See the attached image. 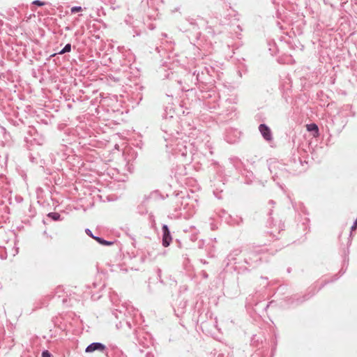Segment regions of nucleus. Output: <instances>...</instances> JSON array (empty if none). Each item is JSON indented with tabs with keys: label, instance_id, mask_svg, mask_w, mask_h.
<instances>
[{
	"label": "nucleus",
	"instance_id": "f257e3e1",
	"mask_svg": "<svg viewBox=\"0 0 357 357\" xmlns=\"http://www.w3.org/2000/svg\"><path fill=\"white\" fill-rule=\"evenodd\" d=\"M133 61V54L123 46H119L113 51V71L119 74L113 75V114L116 116L128 112L134 86L137 89V79L131 80L128 71Z\"/></svg>",
	"mask_w": 357,
	"mask_h": 357
},
{
	"label": "nucleus",
	"instance_id": "f03ea898",
	"mask_svg": "<svg viewBox=\"0 0 357 357\" xmlns=\"http://www.w3.org/2000/svg\"><path fill=\"white\" fill-rule=\"evenodd\" d=\"M177 127L178 121L172 115H170L169 117L166 116L163 118L161 128L167 135V136L163 137L166 142H170L169 144H166V146H172V153L179 161L184 163L178 166L175 172V176L181 178L182 176L186 174L185 165H189L192 161L196 160L198 157V153L194 142L176 138V135H178V132L176 130Z\"/></svg>",
	"mask_w": 357,
	"mask_h": 357
},
{
	"label": "nucleus",
	"instance_id": "7ed1b4c3",
	"mask_svg": "<svg viewBox=\"0 0 357 357\" xmlns=\"http://www.w3.org/2000/svg\"><path fill=\"white\" fill-rule=\"evenodd\" d=\"M124 142L121 145L115 143L114 148L117 150L116 153L113 152V156L116 158V167H113V191L117 190V194H113V202L118 199L123 195L126 188L125 182L128 180V174L132 173V165L130 163V160L126 157L128 149L124 146Z\"/></svg>",
	"mask_w": 357,
	"mask_h": 357
},
{
	"label": "nucleus",
	"instance_id": "20e7f679",
	"mask_svg": "<svg viewBox=\"0 0 357 357\" xmlns=\"http://www.w3.org/2000/svg\"><path fill=\"white\" fill-rule=\"evenodd\" d=\"M351 244V239H348L347 245L346 248H344L342 250V267L340 270L337 274H335L333 276V278L330 280L324 281L318 288L314 285L311 287L303 295L300 294H294L290 296H287L284 299V302L288 306H297L299 305L304 302L308 301L312 296H314L317 292H319L326 284L335 282L337 280L347 271V266L349 265V246Z\"/></svg>",
	"mask_w": 357,
	"mask_h": 357
},
{
	"label": "nucleus",
	"instance_id": "39448f33",
	"mask_svg": "<svg viewBox=\"0 0 357 357\" xmlns=\"http://www.w3.org/2000/svg\"><path fill=\"white\" fill-rule=\"evenodd\" d=\"M163 76L169 79V85L175 91L195 93L194 86L197 85V84L194 71H188L183 68H179L177 70L168 69Z\"/></svg>",
	"mask_w": 357,
	"mask_h": 357
},
{
	"label": "nucleus",
	"instance_id": "423d86ee",
	"mask_svg": "<svg viewBox=\"0 0 357 357\" xmlns=\"http://www.w3.org/2000/svg\"><path fill=\"white\" fill-rule=\"evenodd\" d=\"M138 315V310L132 307L124 305L113 308V323L117 329L122 328L125 335H128L135 326V321Z\"/></svg>",
	"mask_w": 357,
	"mask_h": 357
},
{
	"label": "nucleus",
	"instance_id": "0eeeda50",
	"mask_svg": "<svg viewBox=\"0 0 357 357\" xmlns=\"http://www.w3.org/2000/svg\"><path fill=\"white\" fill-rule=\"evenodd\" d=\"M199 86H213L217 70L211 65L199 66L194 70Z\"/></svg>",
	"mask_w": 357,
	"mask_h": 357
},
{
	"label": "nucleus",
	"instance_id": "6e6552de",
	"mask_svg": "<svg viewBox=\"0 0 357 357\" xmlns=\"http://www.w3.org/2000/svg\"><path fill=\"white\" fill-rule=\"evenodd\" d=\"M213 86H199V94L197 97L199 100L204 101L205 108L213 112L215 109L219 107V94L213 89Z\"/></svg>",
	"mask_w": 357,
	"mask_h": 357
},
{
	"label": "nucleus",
	"instance_id": "1a4fd4ad",
	"mask_svg": "<svg viewBox=\"0 0 357 357\" xmlns=\"http://www.w3.org/2000/svg\"><path fill=\"white\" fill-rule=\"evenodd\" d=\"M189 199L187 190L180 191L176 195L174 212L172 214L173 218L187 219L191 215V213L188 211Z\"/></svg>",
	"mask_w": 357,
	"mask_h": 357
},
{
	"label": "nucleus",
	"instance_id": "9d476101",
	"mask_svg": "<svg viewBox=\"0 0 357 357\" xmlns=\"http://www.w3.org/2000/svg\"><path fill=\"white\" fill-rule=\"evenodd\" d=\"M242 252L241 249L235 248L232 250L224 260L226 268L228 271H237L238 273L248 271L247 266H243V260L239 259V256Z\"/></svg>",
	"mask_w": 357,
	"mask_h": 357
},
{
	"label": "nucleus",
	"instance_id": "9b49d317",
	"mask_svg": "<svg viewBox=\"0 0 357 357\" xmlns=\"http://www.w3.org/2000/svg\"><path fill=\"white\" fill-rule=\"evenodd\" d=\"M268 169L273 174V178L275 181L280 177H285L288 175L286 165L278 161H271L268 163Z\"/></svg>",
	"mask_w": 357,
	"mask_h": 357
},
{
	"label": "nucleus",
	"instance_id": "f8f14e48",
	"mask_svg": "<svg viewBox=\"0 0 357 357\" xmlns=\"http://www.w3.org/2000/svg\"><path fill=\"white\" fill-rule=\"evenodd\" d=\"M263 252V249L251 251L248 256L244 257L243 263L248 266V271L250 270L249 268H254L258 265V263L261 261L259 255Z\"/></svg>",
	"mask_w": 357,
	"mask_h": 357
},
{
	"label": "nucleus",
	"instance_id": "ddd939ff",
	"mask_svg": "<svg viewBox=\"0 0 357 357\" xmlns=\"http://www.w3.org/2000/svg\"><path fill=\"white\" fill-rule=\"evenodd\" d=\"M186 23L190 26L188 29H185L184 31H188L192 30L193 31V35L192 36H188L189 40L191 44L195 45V43L199 40L201 32L199 31V27L196 20L192 18H189L186 20Z\"/></svg>",
	"mask_w": 357,
	"mask_h": 357
},
{
	"label": "nucleus",
	"instance_id": "4468645a",
	"mask_svg": "<svg viewBox=\"0 0 357 357\" xmlns=\"http://www.w3.org/2000/svg\"><path fill=\"white\" fill-rule=\"evenodd\" d=\"M218 215L222 219L228 224L230 225H239L243 222V218L241 217H236L233 218L231 215H229L225 210L222 209L220 211Z\"/></svg>",
	"mask_w": 357,
	"mask_h": 357
},
{
	"label": "nucleus",
	"instance_id": "2eb2a0df",
	"mask_svg": "<svg viewBox=\"0 0 357 357\" xmlns=\"http://www.w3.org/2000/svg\"><path fill=\"white\" fill-rule=\"evenodd\" d=\"M96 351L105 353L107 357H109L106 346L101 342H92L90 344H89L85 349L86 353H92Z\"/></svg>",
	"mask_w": 357,
	"mask_h": 357
},
{
	"label": "nucleus",
	"instance_id": "dca6fc26",
	"mask_svg": "<svg viewBox=\"0 0 357 357\" xmlns=\"http://www.w3.org/2000/svg\"><path fill=\"white\" fill-rule=\"evenodd\" d=\"M239 135L240 132L237 130L230 128L227 130L225 139L229 144H234L238 140Z\"/></svg>",
	"mask_w": 357,
	"mask_h": 357
},
{
	"label": "nucleus",
	"instance_id": "f3484780",
	"mask_svg": "<svg viewBox=\"0 0 357 357\" xmlns=\"http://www.w3.org/2000/svg\"><path fill=\"white\" fill-rule=\"evenodd\" d=\"M162 243L164 247H167L170 245L172 241V236L169 227L167 225H163L162 227Z\"/></svg>",
	"mask_w": 357,
	"mask_h": 357
},
{
	"label": "nucleus",
	"instance_id": "a211bd4d",
	"mask_svg": "<svg viewBox=\"0 0 357 357\" xmlns=\"http://www.w3.org/2000/svg\"><path fill=\"white\" fill-rule=\"evenodd\" d=\"M259 130L263 138L267 141L271 142L273 139V135L270 128L265 123H261L259 126Z\"/></svg>",
	"mask_w": 357,
	"mask_h": 357
},
{
	"label": "nucleus",
	"instance_id": "6ab92c4d",
	"mask_svg": "<svg viewBox=\"0 0 357 357\" xmlns=\"http://www.w3.org/2000/svg\"><path fill=\"white\" fill-rule=\"evenodd\" d=\"M124 22L127 25H129L133 28V31L135 33V35H134L133 36H140V34H141L140 31L137 29V28L138 27V25L137 24L141 23L139 21L134 20L133 17L132 16L127 15V17L124 20Z\"/></svg>",
	"mask_w": 357,
	"mask_h": 357
},
{
	"label": "nucleus",
	"instance_id": "aec40b11",
	"mask_svg": "<svg viewBox=\"0 0 357 357\" xmlns=\"http://www.w3.org/2000/svg\"><path fill=\"white\" fill-rule=\"evenodd\" d=\"M229 163L236 169H240L242 165L241 160L236 157L230 158Z\"/></svg>",
	"mask_w": 357,
	"mask_h": 357
},
{
	"label": "nucleus",
	"instance_id": "412c9836",
	"mask_svg": "<svg viewBox=\"0 0 357 357\" xmlns=\"http://www.w3.org/2000/svg\"><path fill=\"white\" fill-rule=\"evenodd\" d=\"M149 199L150 197H145L142 204L138 206L137 210L139 213L144 215L148 213V209L146 208V204Z\"/></svg>",
	"mask_w": 357,
	"mask_h": 357
},
{
	"label": "nucleus",
	"instance_id": "4be33fe9",
	"mask_svg": "<svg viewBox=\"0 0 357 357\" xmlns=\"http://www.w3.org/2000/svg\"><path fill=\"white\" fill-rule=\"evenodd\" d=\"M307 130L310 132H312L314 136L319 135V127L316 123H310L307 125Z\"/></svg>",
	"mask_w": 357,
	"mask_h": 357
},
{
	"label": "nucleus",
	"instance_id": "5701e85b",
	"mask_svg": "<svg viewBox=\"0 0 357 357\" xmlns=\"http://www.w3.org/2000/svg\"><path fill=\"white\" fill-rule=\"evenodd\" d=\"M29 159L31 162L33 164H42V160L40 158V155L37 153L36 155H33L32 153H30L29 155Z\"/></svg>",
	"mask_w": 357,
	"mask_h": 357
},
{
	"label": "nucleus",
	"instance_id": "b1692460",
	"mask_svg": "<svg viewBox=\"0 0 357 357\" xmlns=\"http://www.w3.org/2000/svg\"><path fill=\"white\" fill-rule=\"evenodd\" d=\"M47 216L53 221H59L62 220L61 215L56 212H50L47 213Z\"/></svg>",
	"mask_w": 357,
	"mask_h": 357
},
{
	"label": "nucleus",
	"instance_id": "393cba45",
	"mask_svg": "<svg viewBox=\"0 0 357 357\" xmlns=\"http://www.w3.org/2000/svg\"><path fill=\"white\" fill-rule=\"evenodd\" d=\"M95 240L102 245L110 246L112 245V241L105 240L102 237L96 236Z\"/></svg>",
	"mask_w": 357,
	"mask_h": 357
},
{
	"label": "nucleus",
	"instance_id": "a878e982",
	"mask_svg": "<svg viewBox=\"0 0 357 357\" xmlns=\"http://www.w3.org/2000/svg\"><path fill=\"white\" fill-rule=\"evenodd\" d=\"M32 5L41 7V6H51L52 4L47 1H43L40 0H34L32 1Z\"/></svg>",
	"mask_w": 357,
	"mask_h": 357
},
{
	"label": "nucleus",
	"instance_id": "bb28decb",
	"mask_svg": "<svg viewBox=\"0 0 357 357\" xmlns=\"http://www.w3.org/2000/svg\"><path fill=\"white\" fill-rule=\"evenodd\" d=\"M71 48H72L71 44L68 43L58 52V54H63L70 52L71 51Z\"/></svg>",
	"mask_w": 357,
	"mask_h": 357
},
{
	"label": "nucleus",
	"instance_id": "cd10ccee",
	"mask_svg": "<svg viewBox=\"0 0 357 357\" xmlns=\"http://www.w3.org/2000/svg\"><path fill=\"white\" fill-rule=\"evenodd\" d=\"M113 357H126V356L123 354L121 350L114 348L113 346Z\"/></svg>",
	"mask_w": 357,
	"mask_h": 357
},
{
	"label": "nucleus",
	"instance_id": "c85d7f7f",
	"mask_svg": "<svg viewBox=\"0 0 357 357\" xmlns=\"http://www.w3.org/2000/svg\"><path fill=\"white\" fill-rule=\"evenodd\" d=\"M82 10V8L79 6H73L70 9V13L72 14H75V13H77L78 12H80Z\"/></svg>",
	"mask_w": 357,
	"mask_h": 357
},
{
	"label": "nucleus",
	"instance_id": "c756f323",
	"mask_svg": "<svg viewBox=\"0 0 357 357\" xmlns=\"http://www.w3.org/2000/svg\"><path fill=\"white\" fill-rule=\"evenodd\" d=\"M156 273H157L159 282L160 283L163 284L164 282H163V280L162 279V270L160 268H158L157 270H156Z\"/></svg>",
	"mask_w": 357,
	"mask_h": 357
},
{
	"label": "nucleus",
	"instance_id": "7c9ffc66",
	"mask_svg": "<svg viewBox=\"0 0 357 357\" xmlns=\"http://www.w3.org/2000/svg\"><path fill=\"white\" fill-rule=\"evenodd\" d=\"M209 221H210V227H211V230H215L218 229V226L214 222L213 218H210L209 219Z\"/></svg>",
	"mask_w": 357,
	"mask_h": 357
},
{
	"label": "nucleus",
	"instance_id": "2f4dec72",
	"mask_svg": "<svg viewBox=\"0 0 357 357\" xmlns=\"http://www.w3.org/2000/svg\"><path fill=\"white\" fill-rule=\"evenodd\" d=\"M112 244H113V248L115 247V248H116L117 250H119V251L120 252H121V247L120 242L115 240V241H113Z\"/></svg>",
	"mask_w": 357,
	"mask_h": 357
},
{
	"label": "nucleus",
	"instance_id": "473e14b6",
	"mask_svg": "<svg viewBox=\"0 0 357 357\" xmlns=\"http://www.w3.org/2000/svg\"><path fill=\"white\" fill-rule=\"evenodd\" d=\"M236 111V107L234 106H231L229 109L226 110V115L229 116L231 115Z\"/></svg>",
	"mask_w": 357,
	"mask_h": 357
},
{
	"label": "nucleus",
	"instance_id": "72a5a7b5",
	"mask_svg": "<svg viewBox=\"0 0 357 357\" xmlns=\"http://www.w3.org/2000/svg\"><path fill=\"white\" fill-rule=\"evenodd\" d=\"M85 233L86 235H88L89 236H90L91 238H92L93 239L95 240V238L96 236H94L92 231L90 229H85Z\"/></svg>",
	"mask_w": 357,
	"mask_h": 357
},
{
	"label": "nucleus",
	"instance_id": "f704fd0d",
	"mask_svg": "<svg viewBox=\"0 0 357 357\" xmlns=\"http://www.w3.org/2000/svg\"><path fill=\"white\" fill-rule=\"evenodd\" d=\"M123 266H124V264H121V263H118L116 264V268H118L119 271L126 272L128 271V269L126 268H123Z\"/></svg>",
	"mask_w": 357,
	"mask_h": 357
},
{
	"label": "nucleus",
	"instance_id": "c9c22d12",
	"mask_svg": "<svg viewBox=\"0 0 357 357\" xmlns=\"http://www.w3.org/2000/svg\"><path fill=\"white\" fill-rule=\"evenodd\" d=\"M52 354L48 350H43L41 354V357H52Z\"/></svg>",
	"mask_w": 357,
	"mask_h": 357
},
{
	"label": "nucleus",
	"instance_id": "e433bc0d",
	"mask_svg": "<svg viewBox=\"0 0 357 357\" xmlns=\"http://www.w3.org/2000/svg\"><path fill=\"white\" fill-rule=\"evenodd\" d=\"M345 109L347 110V109H349L350 111V116H355V112L352 111V106L351 105H347L345 106Z\"/></svg>",
	"mask_w": 357,
	"mask_h": 357
},
{
	"label": "nucleus",
	"instance_id": "4c0bfd02",
	"mask_svg": "<svg viewBox=\"0 0 357 357\" xmlns=\"http://www.w3.org/2000/svg\"><path fill=\"white\" fill-rule=\"evenodd\" d=\"M201 275L204 279H207L208 278V275L205 271H202Z\"/></svg>",
	"mask_w": 357,
	"mask_h": 357
},
{
	"label": "nucleus",
	"instance_id": "58836bf2",
	"mask_svg": "<svg viewBox=\"0 0 357 357\" xmlns=\"http://www.w3.org/2000/svg\"><path fill=\"white\" fill-rule=\"evenodd\" d=\"M215 190H220V192H222V191H223V190H222L221 188H218V187H217V188H215V190H213V193H214V195H215L218 199H220L221 197L217 195Z\"/></svg>",
	"mask_w": 357,
	"mask_h": 357
},
{
	"label": "nucleus",
	"instance_id": "ea45409f",
	"mask_svg": "<svg viewBox=\"0 0 357 357\" xmlns=\"http://www.w3.org/2000/svg\"><path fill=\"white\" fill-rule=\"evenodd\" d=\"M272 212H273V210L271 209L268 212V215L271 216L272 215ZM268 223L269 224H272L273 223V220H272V218L270 217L269 219H268Z\"/></svg>",
	"mask_w": 357,
	"mask_h": 357
},
{
	"label": "nucleus",
	"instance_id": "a19ab883",
	"mask_svg": "<svg viewBox=\"0 0 357 357\" xmlns=\"http://www.w3.org/2000/svg\"><path fill=\"white\" fill-rule=\"evenodd\" d=\"M145 357H154V354L151 351H147L145 354Z\"/></svg>",
	"mask_w": 357,
	"mask_h": 357
},
{
	"label": "nucleus",
	"instance_id": "79ce46f5",
	"mask_svg": "<svg viewBox=\"0 0 357 357\" xmlns=\"http://www.w3.org/2000/svg\"><path fill=\"white\" fill-rule=\"evenodd\" d=\"M137 341H138L139 344H142L144 347H146L148 346V342L147 343L142 342L141 340L138 337H137Z\"/></svg>",
	"mask_w": 357,
	"mask_h": 357
},
{
	"label": "nucleus",
	"instance_id": "37998d69",
	"mask_svg": "<svg viewBox=\"0 0 357 357\" xmlns=\"http://www.w3.org/2000/svg\"><path fill=\"white\" fill-rule=\"evenodd\" d=\"M114 137H118V138L121 139V135H120V133H119V132H116V133L113 134V139H114Z\"/></svg>",
	"mask_w": 357,
	"mask_h": 357
},
{
	"label": "nucleus",
	"instance_id": "c03bdc74",
	"mask_svg": "<svg viewBox=\"0 0 357 357\" xmlns=\"http://www.w3.org/2000/svg\"><path fill=\"white\" fill-rule=\"evenodd\" d=\"M149 28L151 30H153L155 29V26L153 24H149Z\"/></svg>",
	"mask_w": 357,
	"mask_h": 357
},
{
	"label": "nucleus",
	"instance_id": "a18cd8bd",
	"mask_svg": "<svg viewBox=\"0 0 357 357\" xmlns=\"http://www.w3.org/2000/svg\"><path fill=\"white\" fill-rule=\"evenodd\" d=\"M127 257L129 259H132V257L130 255V254L128 252L127 253ZM123 258H126V256L125 255H123Z\"/></svg>",
	"mask_w": 357,
	"mask_h": 357
},
{
	"label": "nucleus",
	"instance_id": "49530a36",
	"mask_svg": "<svg viewBox=\"0 0 357 357\" xmlns=\"http://www.w3.org/2000/svg\"><path fill=\"white\" fill-rule=\"evenodd\" d=\"M200 262L202 263L203 264H208V262L205 259H200Z\"/></svg>",
	"mask_w": 357,
	"mask_h": 357
},
{
	"label": "nucleus",
	"instance_id": "de8ad7c7",
	"mask_svg": "<svg viewBox=\"0 0 357 357\" xmlns=\"http://www.w3.org/2000/svg\"><path fill=\"white\" fill-rule=\"evenodd\" d=\"M272 303V302H269L268 303H267L266 305V306L264 307V309L265 310H267V308L270 306V305Z\"/></svg>",
	"mask_w": 357,
	"mask_h": 357
},
{
	"label": "nucleus",
	"instance_id": "09e8293b",
	"mask_svg": "<svg viewBox=\"0 0 357 357\" xmlns=\"http://www.w3.org/2000/svg\"><path fill=\"white\" fill-rule=\"evenodd\" d=\"M269 51H271V54L273 55V54L275 53V52L274 50H272L271 48H269Z\"/></svg>",
	"mask_w": 357,
	"mask_h": 357
},
{
	"label": "nucleus",
	"instance_id": "8fccbe9b",
	"mask_svg": "<svg viewBox=\"0 0 357 357\" xmlns=\"http://www.w3.org/2000/svg\"><path fill=\"white\" fill-rule=\"evenodd\" d=\"M268 203L270 204H271V205H274L275 204V202L273 200H270Z\"/></svg>",
	"mask_w": 357,
	"mask_h": 357
},
{
	"label": "nucleus",
	"instance_id": "3c124183",
	"mask_svg": "<svg viewBox=\"0 0 357 357\" xmlns=\"http://www.w3.org/2000/svg\"><path fill=\"white\" fill-rule=\"evenodd\" d=\"M121 254L119 255H117L116 258V261H117L119 259H121Z\"/></svg>",
	"mask_w": 357,
	"mask_h": 357
},
{
	"label": "nucleus",
	"instance_id": "603ef678",
	"mask_svg": "<svg viewBox=\"0 0 357 357\" xmlns=\"http://www.w3.org/2000/svg\"><path fill=\"white\" fill-rule=\"evenodd\" d=\"M119 122L116 121V120H113V124H119Z\"/></svg>",
	"mask_w": 357,
	"mask_h": 357
},
{
	"label": "nucleus",
	"instance_id": "864d4df0",
	"mask_svg": "<svg viewBox=\"0 0 357 357\" xmlns=\"http://www.w3.org/2000/svg\"><path fill=\"white\" fill-rule=\"evenodd\" d=\"M222 181H223L222 185H225V181H226V178H224Z\"/></svg>",
	"mask_w": 357,
	"mask_h": 357
},
{
	"label": "nucleus",
	"instance_id": "5fc2aeb1",
	"mask_svg": "<svg viewBox=\"0 0 357 357\" xmlns=\"http://www.w3.org/2000/svg\"><path fill=\"white\" fill-rule=\"evenodd\" d=\"M291 268H287V272H288V273H290V272H291Z\"/></svg>",
	"mask_w": 357,
	"mask_h": 357
},
{
	"label": "nucleus",
	"instance_id": "6e6d98bb",
	"mask_svg": "<svg viewBox=\"0 0 357 357\" xmlns=\"http://www.w3.org/2000/svg\"><path fill=\"white\" fill-rule=\"evenodd\" d=\"M167 97H173V94H170V95L169 94H167Z\"/></svg>",
	"mask_w": 357,
	"mask_h": 357
},
{
	"label": "nucleus",
	"instance_id": "4d7b16f0",
	"mask_svg": "<svg viewBox=\"0 0 357 357\" xmlns=\"http://www.w3.org/2000/svg\"><path fill=\"white\" fill-rule=\"evenodd\" d=\"M133 331H134V333H135V335H137V334H136V333H137V330H136L135 328H134V329H133Z\"/></svg>",
	"mask_w": 357,
	"mask_h": 357
},
{
	"label": "nucleus",
	"instance_id": "13d9d810",
	"mask_svg": "<svg viewBox=\"0 0 357 357\" xmlns=\"http://www.w3.org/2000/svg\"><path fill=\"white\" fill-rule=\"evenodd\" d=\"M107 199L109 202L111 200V199H110V198H109V196H107Z\"/></svg>",
	"mask_w": 357,
	"mask_h": 357
},
{
	"label": "nucleus",
	"instance_id": "bf43d9fd",
	"mask_svg": "<svg viewBox=\"0 0 357 357\" xmlns=\"http://www.w3.org/2000/svg\"><path fill=\"white\" fill-rule=\"evenodd\" d=\"M56 55V54H53L51 55V56H54Z\"/></svg>",
	"mask_w": 357,
	"mask_h": 357
},
{
	"label": "nucleus",
	"instance_id": "052dcab7",
	"mask_svg": "<svg viewBox=\"0 0 357 357\" xmlns=\"http://www.w3.org/2000/svg\"><path fill=\"white\" fill-rule=\"evenodd\" d=\"M112 295H113V297H114V292L112 293Z\"/></svg>",
	"mask_w": 357,
	"mask_h": 357
}]
</instances>
